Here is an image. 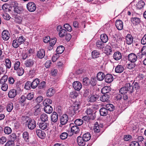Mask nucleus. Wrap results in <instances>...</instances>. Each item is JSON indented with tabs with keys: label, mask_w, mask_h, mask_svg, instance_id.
<instances>
[{
	"label": "nucleus",
	"mask_w": 146,
	"mask_h": 146,
	"mask_svg": "<svg viewBox=\"0 0 146 146\" xmlns=\"http://www.w3.org/2000/svg\"><path fill=\"white\" fill-rule=\"evenodd\" d=\"M80 104L78 102H74L71 107L69 108V111H68L70 114L74 115L79 112L78 110L80 107Z\"/></svg>",
	"instance_id": "nucleus-1"
},
{
	"label": "nucleus",
	"mask_w": 146,
	"mask_h": 146,
	"mask_svg": "<svg viewBox=\"0 0 146 146\" xmlns=\"http://www.w3.org/2000/svg\"><path fill=\"white\" fill-rule=\"evenodd\" d=\"M119 93L123 95V100L127 102L128 100V97L127 94L128 92L125 86L122 87L120 89Z\"/></svg>",
	"instance_id": "nucleus-2"
},
{
	"label": "nucleus",
	"mask_w": 146,
	"mask_h": 146,
	"mask_svg": "<svg viewBox=\"0 0 146 146\" xmlns=\"http://www.w3.org/2000/svg\"><path fill=\"white\" fill-rule=\"evenodd\" d=\"M26 123H27L28 128L31 130L34 129L36 126V121L33 119H29Z\"/></svg>",
	"instance_id": "nucleus-3"
},
{
	"label": "nucleus",
	"mask_w": 146,
	"mask_h": 146,
	"mask_svg": "<svg viewBox=\"0 0 146 146\" xmlns=\"http://www.w3.org/2000/svg\"><path fill=\"white\" fill-rule=\"evenodd\" d=\"M14 12L18 14L23 13L24 15H26L27 14V11H25L23 7H18L16 8H14Z\"/></svg>",
	"instance_id": "nucleus-4"
},
{
	"label": "nucleus",
	"mask_w": 146,
	"mask_h": 146,
	"mask_svg": "<svg viewBox=\"0 0 146 146\" xmlns=\"http://www.w3.org/2000/svg\"><path fill=\"white\" fill-rule=\"evenodd\" d=\"M60 123L62 125H65L67 123L68 120V117L66 114H63L60 117Z\"/></svg>",
	"instance_id": "nucleus-5"
},
{
	"label": "nucleus",
	"mask_w": 146,
	"mask_h": 146,
	"mask_svg": "<svg viewBox=\"0 0 146 146\" xmlns=\"http://www.w3.org/2000/svg\"><path fill=\"white\" fill-rule=\"evenodd\" d=\"M128 58L129 61L132 63H135L137 59V56L133 53L129 54L128 55Z\"/></svg>",
	"instance_id": "nucleus-6"
},
{
	"label": "nucleus",
	"mask_w": 146,
	"mask_h": 146,
	"mask_svg": "<svg viewBox=\"0 0 146 146\" xmlns=\"http://www.w3.org/2000/svg\"><path fill=\"white\" fill-rule=\"evenodd\" d=\"M27 8L28 10L30 12H34L36 9L35 4L33 2L29 3L27 5Z\"/></svg>",
	"instance_id": "nucleus-7"
},
{
	"label": "nucleus",
	"mask_w": 146,
	"mask_h": 146,
	"mask_svg": "<svg viewBox=\"0 0 146 146\" xmlns=\"http://www.w3.org/2000/svg\"><path fill=\"white\" fill-rule=\"evenodd\" d=\"M73 88L75 90H80L82 88V84L79 81H76L73 82L72 84Z\"/></svg>",
	"instance_id": "nucleus-8"
},
{
	"label": "nucleus",
	"mask_w": 146,
	"mask_h": 146,
	"mask_svg": "<svg viewBox=\"0 0 146 146\" xmlns=\"http://www.w3.org/2000/svg\"><path fill=\"white\" fill-rule=\"evenodd\" d=\"M110 94H104L102 96L100 97V100L103 102H105L110 101Z\"/></svg>",
	"instance_id": "nucleus-9"
},
{
	"label": "nucleus",
	"mask_w": 146,
	"mask_h": 146,
	"mask_svg": "<svg viewBox=\"0 0 146 146\" xmlns=\"http://www.w3.org/2000/svg\"><path fill=\"white\" fill-rule=\"evenodd\" d=\"M50 118L52 121L56 123L58 119V115L57 113L56 112H53L51 115Z\"/></svg>",
	"instance_id": "nucleus-10"
},
{
	"label": "nucleus",
	"mask_w": 146,
	"mask_h": 146,
	"mask_svg": "<svg viewBox=\"0 0 146 146\" xmlns=\"http://www.w3.org/2000/svg\"><path fill=\"white\" fill-rule=\"evenodd\" d=\"M10 34L9 32L6 30H4L2 33V37L5 40H7L10 37Z\"/></svg>",
	"instance_id": "nucleus-11"
},
{
	"label": "nucleus",
	"mask_w": 146,
	"mask_h": 146,
	"mask_svg": "<svg viewBox=\"0 0 146 146\" xmlns=\"http://www.w3.org/2000/svg\"><path fill=\"white\" fill-rule=\"evenodd\" d=\"M17 91L15 89H11L10 90L8 93L9 97L11 98H14L17 95Z\"/></svg>",
	"instance_id": "nucleus-12"
},
{
	"label": "nucleus",
	"mask_w": 146,
	"mask_h": 146,
	"mask_svg": "<svg viewBox=\"0 0 146 146\" xmlns=\"http://www.w3.org/2000/svg\"><path fill=\"white\" fill-rule=\"evenodd\" d=\"M115 26L118 30H122L123 27L122 21L120 20H117L115 22Z\"/></svg>",
	"instance_id": "nucleus-13"
},
{
	"label": "nucleus",
	"mask_w": 146,
	"mask_h": 146,
	"mask_svg": "<svg viewBox=\"0 0 146 146\" xmlns=\"http://www.w3.org/2000/svg\"><path fill=\"white\" fill-rule=\"evenodd\" d=\"M37 135L42 139H44L45 137V134L44 131L40 129H37L36 131Z\"/></svg>",
	"instance_id": "nucleus-14"
},
{
	"label": "nucleus",
	"mask_w": 146,
	"mask_h": 146,
	"mask_svg": "<svg viewBox=\"0 0 146 146\" xmlns=\"http://www.w3.org/2000/svg\"><path fill=\"white\" fill-rule=\"evenodd\" d=\"M104 43L100 40H98L96 43V47L97 48L101 50L103 49L105 46Z\"/></svg>",
	"instance_id": "nucleus-15"
},
{
	"label": "nucleus",
	"mask_w": 146,
	"mask_h": 146,
	"mask_svg": "<svg viewBox=\"0 0 146 146\" xmlns=\"http://www.w3.org/2000/svg\"><path fill=\"white\" fill-rule=\"evenodd\" d=\"M144 76L142 74H139L137 76L136 80L138 82L141 83V84H143L144 82Z\"/></svg>",
	"instance_id": "nucleus-16"
},
{
	"label": "nucleus",
	"mask_w": 146,
	"mask_h": 146,
	"mask_svg": "<svg viewBox=\"0 0 146 146\" xmlns=\"http://www.w3.org/2000/svg\"><path fill=\"white\" fill-rule=\"evenodd\" d=\"M86 112L87 114L90 116H92L94 114L95 115L94 119L96 118V111L94 112L91 108H87Z\"/></svg>",
	"instance_id": "nucleus-17"
},
{
	"label": "nucleus",
	"mask_w": 146,
	"mask_h": 146,
	"mask_svg": "<svg viewBox=\"0 0 146 146\" xmlns=\"http://www.w3.org/2000/svg\"><path fill=\"white\" fill-rule=\"evenodd\" d=\"M105 80L106 82L110 83L113 80V77L111 74H107L105 77Z\"/></svg>",
	"instance_id": "nucleus-18"
},
{
	"label": "nucleus",
	"mask_w": 146,
	"mask_h": 146,
	"mask_svg": "<svg viewBox=\"0 0 146 146\" xmlns=\"http://www.w3.org/2000/svg\"><path fill=\"white\" fill-rule=\"evenodd\" d=\"M125 87L128 93H132L133 91V87L131 85L130 83H127L125 84Z\"/></svg>",
	"instance_id": "nucleus-19"
},
{
	"label": "nucleus",
	"mask_w": 146,
	"mask_h": 146,
	"mask_svg": "<svg viewBox=\"0 0 146 146\" xmlns=\"http://www.w3.org/2000/svg\"><path fill=\"white\" fill-rule=\"evenodd\" d=\"M126 40L127 44L128 45L131 44L133 42V38L131 35L127 34L126 37Z\"/></svg>",
	"instance_id": "nucleus-20"
},
{
	"label": "nucleus",
	"mask_w": 146,
	"mask_h": 146,
	"mask_svg": "<svg viewBox=\"0 0 146 146\" xmlns=\"http://www.w3.org/2000/svg\"><path fill=\"white\" fill-rule=\"evenodd\" d=\"M85 141H84L83 137L79 136L77 137V142L80 146H84L86 144Z\"/></svg>",
	"instance_id": "nucleus-21"
},
{
	"label": "nucleus",
	"mask_w": 146,
	"mask_h": 146,
	"mask_svg": "<svg viewBox=\"0 0 146 146\" xmlns=\"http://www.w3.org/2000/svg\"><path fill=\"white\" fill-rule=\"evenodd\" d=\"M113 58L116 60H119L121 58L122 55L121 53L119 51H116L114 53L113 55Z\"/></svg>",
	"instance_id": "nucleus-22"
},
{
	"label": "nucleus",
	"mask_w": 146,
	"mask_h": 146,
	"mask_svg": "<svg viewBox=\"0 0 146 146\" xmlns=\"http://www.w3.org/2000/svg\"><path fill=\"white\" fill-rule=\"evenodd\" d=\"M44 106V110L46 113L50 114L52 112V108L51 106L50 105H46Z\"/></svg>",
	"instance_id": "nucleus-23"
},
{
	"label": "nucleus",
	"mask_w": 146,
	"mask_h": 146,
	"mask_svg": "<svg viewBox=\"0 0 146 146\" xmlns=\"http://www.w3.org/2000/svg\"><path fill=\"white\" fill-rule=\"evenodd\" d=\"M38 125L39 128L42 130H44L46 129L47 126L48 125V123L47 122H43L41 121L40 123H38Z\"/></svg>",
	"instance_id": "nucleus-24"
},
{
	"label": "nucleus",
	"mask_w": 146,
	"mask_h": 146,
	"mask_svg": "<svg viewBox=\"0 0 146 146\" xmlns=\"http://www.w3.org/2000/svg\"><path fill=\"white\" fill-rule=\"evenodd\" d=\"M145 5V3L143 1H140L136 4V8L137 9H141L143 8Z\"/></svg>",
	"instance_id": "nucleus-25"
},
{
	"label": "nucleus",
	"mask_w": 146,
	"mask_h": 146,
	"mask_svg": "<svg viewBox=\"0 0 146 146\" xmlns=\"http://www.w3.org/2000/svg\"><path fill=\"white\" fill-rule=\"evenodd\" d=\"M45 55L44 50L43 49H40L38 51L37 56L38 58L42 59L43 58Z\"/></svg>",
	"instance_id": "nucleus-26"
},
{
	"label": "nucleus",
	"mask_w": 146,
	"mask_h": 146,
	"mask_svg": "<svg viewBox=\"0 0 146 146\" xmlns=\"http://www.w3.org/2000/svg\"><path fill=\"white\" fill-rule=\"evenodd\" d=\"M55 93V90L52 88H50L47 90L46 95L48 97H51L53 96Z\"/></svg>",
	"instance_id": "nucleus-27"
},
{
	"label": "nucleus",
	"mask_w": 146,
	"mask_h": 146,
	"mask_svg": "<svg viewBox=\"0 0 146 146\" xmlns=\"http://www.w3.org/2000/svg\"><path fill=\"white\" fill-rule=\"evenodd\" d=\"M34 64V61L31 59L26 60L25 63V66L27 67L32 66Z\"/></svg>",
	"instance_id": "nucleus-28"
},
{
	"label": "nucleus",
	"mask_w": 146,
	"mask_h": 146,
	"mask_svg": "<svg viewBox=\"0 0 146 146\" xmlns=\"http://www.w3.org/2000/svg\"><path fill=\"white\" fill-rule=\"evenodd\" d=\"M105 75L102 72H99L97 74L96 76L97 79L99 81H102L104 78Z\"/></svg>",
	"instance_id": "nucleus-29"
},
{
	"label": "nucleus",
	"mask_w": 146,
	"mask_h": 146,
	"mask_svg": "<svg viewBox=\"0 0 146 146\" xmlns=\"http://www.w3.org/2000/svg\"><path fill=\"white\" fill-rule=\"evenodd\" d=\"M100 114L102 116H105L108 113V111L105 108H102L100 110Z\"/></svg>",
	"instance_id": "nucleus-30"
},
{
	"label": "nucleus",
	"mask_w": 146,
	"mask_h": 146,
	"mask_svg": "<svg viewBox=\"0 0 146 146\" xmlns=\"http://www.w3.org/2000/svg\"><path fill=\"white\" fill-rule=\"evenodd\" d=\"M40 82L38 78L35 79L33 81L31 82V88L35 89L37 86Z\"/></svg>",
	"instance_id": "nucleus-31"
},
{
	"label": "nucleus",
	"mask_w": 146,
	"mask_h": 146,
	"mask_svg": "<svg viewBox=\"0 0 146 146\" xmlns=\"http://www.w3.org/2000/svg\"><path fill=\"white\" fill-rule=\"evenodd\" d=\"M40 119L41 121L43 122H48V117L47 115L46 114L43 113L40 116Z\"/></svg>",
	"instance_id": "nucleus-32"
},
{
	"label": "nucleus",
	"mask_w": 146,
	"mask_h": 146,
	"mask_svg": "<svg viewBox=\"0 0 146 146\" xmlns=\"http://www.w3.org/2000/svg\"><path fill=\"white\" fill-rule=\"evenodd\" d=\"M123 67L121 65H118L115 68V72L117 73H121L124 70Z\"/></svg>",
	"instance_id": "nucleus-33"
},
{
	"label": "nucleus",
	"mask_w": 146,
	"mask_h": 146,
	"mask_svg": "<svg viewBox=\"0 0 146 146\" xmlns=\"http://www.w3.org/2000/svg\"><path fill=\"white\" fill-rule=\"evenodd\" d=\"M111 89L110 87L108 86H106L104 87L101 90V92L103 94H109V92Z\"/></svg>",
	"instance_id": "nucleus-34"
},
{
	"label": "nucleus",
	"mask_w": 146,
	"mask_h": 146,
	"mask_svg": "<svg viewBox=\"0 0 146 146\" xmlns=\"http://www.w3.org/2000/svg\"><path fill=\"white\" fill-rule=\"evenodd\" d=\"M100 40L104 43L107 42L108 40V36L105 34H102L100 36Z\"/></svg>",
	"instance_id": "nucleus-35"
},
{
	"label": "nucleus",
	"mask_w": 146,
	"mask_h": 146,
	"mask_svg": "<svg viewBox=\"0 0 146 146\" xmlns=\"http://www.w3.org/2000/svg\"><path fill=\"white\" fill-rule=\"evenodd\" d=\"M23 137L24 140L27 142H29V134L27 131H25L23 134Z\"/></svg>",
	"instance_id": "nucleus-36"
},
{
	"label": "nucleus",
	"mask_w": 146,
	"mask_h": 146,
	"mask_svg": "<svg viewBox=\"0 0 146 146\" xmlns=\"http://www.w3.org/2000/svg\"><path fill=\"white\" fill-rule=\"evenodd\" d=\"M94 114L93 116H90L89 115H86L85 116H84L82 118L83 120L85 121H90V120L91 119L92 120H94Z\"/></svg>",
	"instance_id": "nucleus-37"
},
{
	"label": "nucleus",
	"mask_w": 146,
	"mask_h": 146,
	"mask_svg": "<svg viewBox=\"0 0 146 146\" xmlns=\"http://www.w3.org/2000/svg\"><path fill=\"white\" fill-rule=\"evenodd\" d=\"M84 141H87L89 140L91 138V135L89 133H87L84 134L83 136Z\"/></svg>",
	"instance_id": "nucleus-38"
},
{
	"label": "nucleus",
	"mask_w": 146,
	"mask_h": 146,
	"mask_svg": "<svg viewBox=\"0 0 146 146\" xmlns=\"http://www.w3.org/2000/svg\"><path fill=\"white\" fill-rule=\"evenodd\" d=\"M71 132L74 133L75 134H77L80 131V129L79 127L76 125H74L72 126L71 129Z\"/></svg>",
	"instance_id": "nucleus-39"
},
{
	"label": "nucleus",
	"mask_w": 146,
	"mask_h": 146,
	"mask_svg": "<svg viewBox=\"0 0 146 146\" xmlns=\"http://www.w3.org/2000/svg\"><path fill=\"white\" fill-rule=\"evenodd\" d=\"M106 108L108 111H113L115 109V107L113 105L111 104H108L106 106Z\"/></svg>",
	"instance_id": "nucleus-40"
},
{
	"label": "nucleus",
	"mask_w": 146,
	"mask_h": 146,
	"mask_svg": "<svg viewBox=\"0 0 146 146\" xmlns=\"http://www.w3.org/2000/svg\"><path fill=\"white\" fill-rule=\"evenodd\" d=\"M141 51V54L139 56L140 58H141L144 56L146 55V46H145L142 47Z\"/></svg>",
	"instance_id": "nucleus-41"
},
{
	"label": "nucleus",
	"mask_w": 146,
	"mask_h": 146,
	"mask_svg": "<svg viewBox=\"0 0 146 146\" xmlns=\"http://www.w3.org/2000/svg\"><path fill=\"white\" fill-rule=\"evenodd\" d=\"M64 47L62 45L59 46H58L56 49V51L58 54H61L64 51Z\"/></svg>",
	"instance_id": "nucleus-42"
},
{
	"label": "nucleus",
	"mask_w": 146,
	"mask_h": 146,
	"mask_svg": "<svg viewBox=\"0 0 146 146\" xmlns=\"http://www.w3.org/2000/svg\"><path fill=\"white\" fill-rule=\"evenodd\" d=\"M67 33L66 30L63 29H61L60 31L59 32L58 34L60 37H62L65 36L67 34Z\"/></svg>",
	"instance_id": "nucleus-43"
},
{
	"label": "nucleus",
	"mask_w": 146,
	"mask_h": 146,
	"mask_svg": "<svg viewBox=\"0 0 146 146\" xmlns=\"http://www.w3.org/2000/svg\"><path fill=\"white\" fill-rule=\"evenodd\" d=\"M90 82L89 79L87 77L84 78L83 79L82 83L84 85L88 86L90 84Z\"/></svg>",
	"instance_id": "nucleus-44"
},
{
	"label": "nucleus",
	"mask_w": 146,
	"mask_h": 146,
	"mask_svg": "<svg viewBox=\"0 0 146 146\" xmlns=\"http://www.w3.org/2000/svg\"><path fill=\"white\" fill-rule=\"evenodd\" d=\"M99 97V96L97 95H94L91 96L90 98V102H94L97 100Z\"/></svg>",
	"instance_id": "nucleus-45"
},
{
	"label": "nucleus",
	"mask_w": 146,
	"mask_h": 146,
	"mask_svg": "<svg viewBox=\"0 0 146 146\" xmlns=\"http://www.w3.org/2000/svg\"><path fill=\"white\" fill-rule=\"evenodd\" d=\"M4 132L6 134H9L12 132V129L11 128L9 127H5L4 129Z\"/></svg>",
	"instance_id": "nucleus-46"
},
{
	"label": "nucleus",
	"mask_w": 146,
	"mask_h": 146,
	"mask_svg": "<svg viewBox=\"0 0 146 146\" xmlns=\"http://www.w3.org/2000/svg\"><path fill=\"white\" fill-rule=\"evenodd\" d=\"M5 62L7 68L10 69L11 67V62L9 58L6 59L5 60Z\"/></svg>",
	"instance_id": "nucleus-47"
},
{
	"label": "nucleus",
	"mask_w": 146,
	"mask_h": 146,
	"mask_svg": "<svg viewBox=\"0 0 146 146\" xmlns=\"http://www.w3.org/2000/svg\"><path fill=\"white\" fill-rule=\"evenodd\" d=\"M8 76L7 75H4L0 80V84H3L6 83L5 82L7 81Z\"/></svg>",
	"instance_id": "nucleus-48"
},
{
	"label": "nucleus",
	"mask_w": 146,
	"mask_h": 146,
	"mask_svg": "<svg viewBox=\"0 0 146 146\" xmlns=\"http://www.w3.org/2000/svg\"><path fill=\"white\" fill-rule=\"evenodd\" d=\"M92 54L93 58H96L99 57L100 53L99 52H97L96 50H94L92 52Z\"/></svg>",
	"instance_id": "nucleus-49"
},
{
	"label": "nucleus",
	"mask_w": 146,
	"mask_h": 146,
	"mask_svg": "<svg viewBox=\"0 0 146 146\" xmlns=\"http://www.w3.org/2000/svg\"><path fill=\"white\" fill-rule=\"evenodd\" d=\"M52 100L48 98H46L43 102V104L44 106L50 105V104H52Z\"/></svg>",
	"instance_id": "nucleus-50"
},
{
	"label": "nucleus",
	"mask_w": 146,
	"mask_h": 146,
	"mask_svg": "<svg viewBox=\"0 0 146 146\" xmlns=\"http://www.w3.org/2000/svg\"><path fill=\"white\" fill-rule=\"evenodd\" d=\"M132 22L133 24L137 25L138 24L140 21L139 18L137 17H134L132 19Z\"/></svg>",
	"instance_id": "nucleus-51"
},
{
	"label": "nucleus",
	"mask_w": 146,
	"mask_h": 146,
	"mask_svg": "<svg viewBox=\"0 0 146 146\" xmlns=\"http://www.w3.org/2000/svg\"><path fill=\"white\" fill-rule=\"evenodd\" d=\"M23 18L20 16H17L15 18V21L18 24H21L22 22Z\"/></svg>",
	"instance_id": "nucleus-52"
},
{
	"label": "nucleus",
	"mask_w": 146,
	"mask_h": 146,
	"mask_svg": "<svg viewBox=\"0 0 146 146\" xmlns=\"http://www.w3.org/2000/svg\"><path fill=\"white\" fill-rule=\"evenodd\" d=\"M31 84V82L29 81L27 82L25 84V88L27 90H29L31 88V86H32Z\"/></svg>",
	"instance_id": "nucleus-53"
},
{
	"label": "nucleus",
	"mask_w": 146,
	"mask_h": 146,
	"mask_svg": "<svg viewBox=\"0 0 146 146\" xmlns=\"http://www.w3.org/2000/svg\"><path fill=\"white\" fill-rule=\"evenodd\" d=\"M94 131L96 133H99L100 132V130L99 129V125L98 122H96L95 124V126L94 128Z\"/></svg>",
	"instance_id": "nucleus-54"
},
{
	"label": "nucleus",
	"mask_w": 146,
	"mask_h": 146,
	"mask_svg": "<svg viewBox=\"0 0 146 146\" xmlns=\"http://www.w3.org/2000/svg\"><path fill=\"white\" fill-rule=\"evenodd\" d=\"M17 39H15L13 40L12 43V45L15 48H17L21 44L19 43Z\"/></svg>",
	"instance_id": "nucleus-55"
},
{
	"label": "nucleus",
	"mask_w": 146,
	"mask_h": 146,
	"mask_svg": "<svg viewBox=\"0 0 146 146\" xmlns=\"http://www.w3.org/2000/svg\"><path fill=\"white\" fill-rule=\"evenodd\" d=\"M83 123V120L80 119H77L74 121L75 124L77 126L81 125Z\"/></svg>",
	"instance_id": "nucleus-56"
},
{
	"label": "nucleus",
	"mask_w": 146,
	"mask_h": 146,
	"mask_svg": "<svg viewBox=\"0 0 146 146\" xmlns=\"http://www.w3.org/2000/svg\"><path fill=\"white\" fill-rule=\"evenodd\" d=\"M13 104L12 103H10L8 104L7 106V110L9 112L11 111L13 108Z\"/></svg>",
	"instance_id": "nucleus-57"
},
{
	"label": "nucleus",
	"mask_w": 146,
	"mask_h": 146,
	"mask_svg": "<svg viewBox=\"0 0 146 146\" xmlns=\"http://www.w3.org/2000/svg\"><path fill=\"white\" fill-rule=\"evenodd\" d=\"M64 28L69 32L72 31V29L71 27L68 23H66L64 25Z\"/></svg>",
	"instance_id": "nucleus-58"
},
{
	"label": "nucleus",
	"mask_w": 146,
	"mask_h": 146,
	"mask_svg": "<svg viewBox=\"0 0 146 146\" xmlns=\"http://www.w3.org/2000/svg\"><path fill=\"white\" fill-rule=\"evenodd\" d=\"M9 140L14 141L17 139V136L15 133H13L10 135L9 136Z\"/></svg>",
	"instance_id": "nucleus-59"
},
{
	"label": "nucleus",
	"mask_w": 146,
	"mask_h": 146,
	"mask_svg": "<svg viewBox=\"0 0 146 146\" xmlns=\"http://www.w3.org/2000/svg\"><path fill=\"white\" fill-rule=\"evenodd\" d=\"M18 38V39H17L19 42V43L20 44L24 43L25 41L24 38L23 36H20Z\"/></svg>",
	"instance_id": "nucleus-60"
},
{
	"label": "nucleus",
	"mask_w": 146,
	"mask_h": 146,
	"mask_svg": "<svg viewBox=\"0 0 146 146\" xmlns=\"http://www.w3.org/2000/svg\"><path fill=\"white\" fill-rule=\"evenodd\" d=\"M68 134L66 132L62 133L60 135V138L64 140L66 139L68 137Z\"/></svg>",
	"instance_id": "nucleus-61"
},
{
	"label": "nucleus",
	"mask_w": 146,
	"mask_h": 146,
	"mask_svg": "<svg viewBox=\"0 0 146 146\" xmlns=\"http://www.w3.org/2000/svg\"><path fill=\"white\" fill-rule=\"evenodd\" d=\"M136 66L135 63L131 62L127 66V68L130 70L134 68Z\"/></svg>",
	"instance_id": "nucleus-62"
},
{
	"label": "nucleus",
	"mask_w": 146,
	"mask_h": 146,
	"mask_svg": "<svg viewBox=\"0 0 146 146\" xmlns=\"http://www.w3.org/2000/svg\"><path fill=\"white\" fill-rule=\"evenodd\" d=\"M16 70L18 75L19 76H22L24 73V70L22 68H20Z\"/></svg>",
	"instance_id": "nucleus-63"
},
{
	"label": "nucleus",
	"mask_w": 146,
	"mask_h": 146,
	"mask_svg": "<svg viewBox=\"0 0 146 146\" xmlns=\"http://www.w3.org/2000/svg\"><path fill=\"white\" fill-rule=\"evenodd\" d=\"M5 146H14L15 142L10 140L8 141L5 145Z\"/></svg>",
	"instance_id": "nucleus-64"
}]
</instances>
